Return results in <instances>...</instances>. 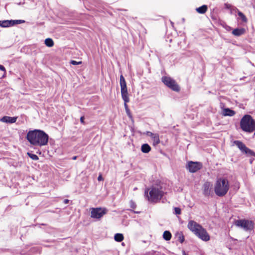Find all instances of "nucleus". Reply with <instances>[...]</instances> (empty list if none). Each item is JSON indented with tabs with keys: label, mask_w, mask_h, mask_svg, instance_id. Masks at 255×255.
Returning a JSON list of instances; mask_svg holds the SVG:
<instances>
[{
	"label": "nucleus",
	"mask_w": 255,
	"mask_h": 255,
	"mask_svg": "<svg viewBox=\"0 0 255 255\" xmlns=\"http://www.w3.org/2000/svg\"><path fill=\"white\" fill-rule=\"evenodd\" d=\"M121 95L124 103H128L129 101L128 90L121 91Z\"/></svg>",
	"instance_id": "dca6fc26"
},
{
	"label": "nucleus",
	"mask_w": 255,
	"mask_h": 255,
	"mask_svg": "<svg viewBox=\"0 0 255 255\" xmlns=\"http://www.w3.org/2000/svg\"><path fill=\"white\" fill-rule=\"evenodd\" d=\"M254 135H255V132Z\"/></svg>",
	"instance_id": "79ce46f5"
},
{
	"label": "nucleus",
	"mask_w": 255,
	"mask_h": 255,
	"mask_svg": "<svg viewBox=\"0 0 255 255\" xmlns=\"http://www.w3.org/2000/svg\"><path fill=\"white\" fill-rule=\"evenodd\" d=\"M69 202V200L68 199H65L63 201L64 204H68Z\"/></svg>",
	"instance_id": "c9c22d12"
},
{
	"label": "nucleus",
	"mask_w": 255,
	"mask_h": 255,
	"mask_svg": "<svg viewBox=\"0 0 255 255\" xmlns=\"http://www.w3.org/2000/svg\"><path fill=\"white\" fill-rule=\"evenodd\" d=\"M225 6H226V7L227 8H228V9L231 8V7H232V5H231V4H227H227H225Z\"/></svg>",
	"instance_id": "72a5a7b5"
},
{
	"label": "nucleus",
	"mask_w": 255,
	"mask_h": 255,
	"mask_svg": "<svg viewBox=\"0 0 255 255\" xmlns=\"http://www.w3.org/2000/svg\"><path fill=\"white\" fill-rule=\"evenodd\" d=\"M234 143L240 149V150L243 153L247 154L249 156H255V152L248 148L246 145L242 141L239 140H235L234 141Z\"/></svg>",
	"instance_id": "423d86ee"
},
{
	"label": "nucleus",
	"mask_w": 255,
	"mask_h": 255,
	"mask_svg": "<svg viewBox=\"0 0 255 255\" xmlns=\"http://www.w3.org/2000/svg\"><path fill=\"white\" fill-rule=\"evenodd\" d=\"M151 138L154 145H156L160 142V139L158 134L154 133Z\"/></svg>",
	"instance_id": "a211bd4d"
},
{
	"label": "nucleus",
	"mask_w": 255,
	"mask_h": 255,
	"mask_svg": "<svg viewBox=\"0 0 255 255\" xmlns=\"http://www.w3.org/2000/svg\"><path fill=\"white\" fill-rule=\"evenodd\" d=\"M202 167V164L200 162L189 161L188 163L187 168L190 172L194 173L200 169Z\"/></svg>",
	"instance_id": "9d476101"
},
{
	"label": "nucleus",
	"mask_w": 255,
	"mask_h": 255,
	"mask_svg": "<svg viewBox=\"0 0 255 255\" xmlns=\"http://www.w3.org/2000/svg\"><path fill=\"white\" fill-rule=\"evenodd\" d=\"M24 20H0V26L1 27H8L16 24L23 23Z\"/></svg>",
	"instance_id": "1a4fd4ad"
},
{
	"label": "nucleus",
	"mask_w": 255,
	"mask_h": 255,
	"mask_svg": "<svg viewBox=\"0 0 255 255\" xmlns=\"http://www.w3.org/2000/svg\"><path fill=\"white\" fill-rule=\"evenodd\" d=\"M130 207L132 208H134L135 207V205L132 201L130 202Z\"/></svg>",
	"instance_id": "473e14b6"
},
{
	"label": "nucleus",
	"mask_w": 255,
	"mask_h": 255,
	"mask_svg": "<svg viewBox=\"0 0 255 255\" xmlns=\"http://www.w3.org/2000/svg\"><path fill=\"white\" fill-rule=\"evenodd\" d=\"M120 83L121 91L128 90L126 82L123 75L120 76Z\"/></svg>",
	"instance_id": "4468645a"
},
{
	"label": "nucleus",
	"mask_w": 255,
	"mask_h": 255,
	"mask_svg": "<svg viewBox=\"0 0 255 255\" xmlns=\"http://www.w3.org/2000/svg\"><path fill=\"white\" fill-rule=\"evenodd\" d=\"M176 92L180 90V87L176 85Z\"/></svg>",
	"instance_id": "e433bc0d"
},
{
	"label": "nucleus",
	"mask_w": 255,
	"mask_h": 255,
	"mask_svg": "<svg viewBox=\"0 0 255 255\" xmlns=\"http://www.w3.org/2000/svg\"><path fill=\"white\" fill-rule=\"evenodd\" d=\"M163 83L173 91H175V82L169 77H163L162 78Z\"/></svg>",
	"instance_id": "9b49d317"
},
{
	"label": "nucleus",
	"mask_w": 255,
	"mask_h": 255,
	"mask_svg": "<svg viewBox=\"0 0 255 255\" xmlns=\"http://www.w3.org/2000/svg\"><path fill=\"white\" fill-rule=\"evenodd\" d=\"M145 194L148 200L151 202H156L161 199L163 192L159 186H152L145 191Z\"/></svg>",
	"instance_id": "20e7f679"
},
{
	"label": "nucleus",
	"mask_w": 255,
	"mask_h": 255,
	"mask_svg": "<svg viewBox=\"0 0 255 255\" xmlns=\"http://www.w3.org/2000/svg\"><path fill=\"white\" fill-rule=\"evenodd\" d=\"M236 225L243 228L246 231H251L254 228V223L247 220H239L236 222Z\"/></svg>",
	"instance_id": "6e6552de"
},
{
	"label": "nucleus",
	"mask_w": 255,
	"mask_h": 255,
	"mask_svg": "<svg viewBox=\"0 0 255 255\" xmlns=\"http://www.w3.org/2000/svg\"><path fill=\"white\" fill-rule=\"evenodd\" d=\"M207 6L206 5H203L199 7L196 8V11L201 14L205 13L207 10Z\"/></svg>",
	"instance_id": "aec40b11"
},
{
	"label": "nucleus",
	"mask_w": 255,
	"mask_h": 255,
	"mask_svg": "<svg viewBox=\"0 0 255 255\" xmlns=\"http://www.w3.org/2000/svg\"><path fill=\"white\" fill-rule=\"evenodd\" d=\"M141 150L142 152L146 153L150 151L151 147L148 144L145 143L142 145Z\"/></svg>",
	"instance_id": "6ab92c4d"
},
{
	"label": "nucleus",
	"mask_w": 255,
	"mask_h": 255,
	"mask_svg": "<svg viewBox=\"0 0 255 255\" xmlns=\"http://www.w3.org/2000/svg\"><path fill=\"white\" fill-rule=\"evenodd\" d=\"M44 43L45 44L49 47H51L54 45V42L53 40L50 38H46L45 40Z\"/></svg>",
	"instance_id": "412c9836"
},
{
	"label": "nucleus",
	"mask_w": 255,
	"mask_h": 255,
	"mask_svg": "<svg viewBox=\"0 0 255 255\" xmlns=\"http://www.w3.org/2000/svg\"><path fill=\"white\" fill-rule=\"evenodd\" d=\"M241 128L245 131L252 132L255 130V121L249 115L244 116L241 120Z\"/></svg>",
	"instance_id": "39448f33"
},
{
	"label": "nucleus",
	"mask_w": 255,
	"mask_h": 255,
	"mask_svg": "<svg viewBox=\"0 0 255 255\" xmlns=\"http://www.w3.org/2000/svg\"><path fill=\"white\" fill-rule=\"evenodd\" d=\"M171 23L172 25H173V22H171Z\"/></svg>",
	"instance_id": "a19ab883"
},
{
	"label": "nucleus",
	"mask_w": 255,
	"mask_h": 255,
	"mask_svg": "<svg viewBox=\"0 0 255 255\" xmlns=\"http://www.w3.org/2000/svg\"><path fill=\"white\" fill-rule=\"evenodd\" d=\"M136 189H137V188H136V187H135V188H134V190H136Z\"/></svg>",
	"instance_id": "ea45409f"
},
{
	"label": "nucleus",
	"mask_w": 255,
	"mask_h": 255,
	"mask_svg": "<svg viewBox=\"0 0 255 255\" xmlns=\"http://www.w3.org/2000/svg\"><path fill=\"white\" fill-rule=\"evenodd\" d=\"M26 139L31 144L41 146L47 144L48 135L42 130L34 129L28 132Z\"/></svg>",
	"instance_id": "f257e3e1"
},
{
	"label": "nucleus",
	"mask_w": 255,
	"mask_h": 255,
	"mask_svg": "<svg viewBox=\"0 0 255 255\" xmlns=\"http://www.w3.org/2000/svg\"><path fill=\"white\" fill-rule=\"evenodd\" d=\"M238 14L243 22H247V20H248L247 18L243 12H242L241 11L238 10Z\"/></svg>",
	"instance_id": "b1692460"
},
{
	"label": "nucleus",
	"mask_w": 255,
	"mask_h": 255,
	"mask_svg": "<svg viewBox=\"0 0 255 255\" xmlns=\"http://www.w3.org/2000/svg\"><path fill=\"white\" fill-rule=\"evenodd\" d=\"M235 114V112L230 110L229 108H226L224 109L223 111V115L225 116H233Z\"/></svg>",
	"instance_id": "f3484780"
},
{
	"label": "nucleus",
	"mask_w": 255,
	"mask_h": 255,
	"mask_svg": "<svg viewBox=\"0 0 255 255\" xmlns=\"http://www.w3.org/2000/svg\"><path fill=\"white\" fill-rule=\"evenodd\" d=\"M245 32V29L243 28H236L232 31V34L235 36H239L244 34Z\"/></svg>",
	"instance_id": "2eb2a0df"
},
{
	"label": "nucleus",
	"mask_w": 255,
	"mask_h": 255,
	"mask_svg": "<svg viewBox=\"0 0 255 255\" xmlns=\"http://www.w3.org/2000/svg\"><path fill=\"white\" fill-rule=\"evenodd\" d=\"M0 70L1 71H4V72H5V68L4 67V66H3L1 65H0Z\"/></svg>",
	"instance_id": "c756f323"
},
{
	"label": "nucleus",
	"mask_w": 255,
	"mask_h": 255,
	"mask_svg": "<svg viewBox=\"0 0 255 255\" xmlns=\"http://www.w3.org/2000/svg\"><path fill=\"white\" fill-rule=\"evenodd\" d=\"M163 237L165 240L169 241L171 239V234L169 231H166L163 233Z\"/></svg>",
	"instance_id": "5701e85b"
},
{
	"label": "nucleus",
	"mask_w": 255,
	"mask_h": 255,
	"mask_svg": "<svg viewBox=\"0 0 255 255\" xmlns=\"http://www.w3.org/2000/svg\"><path fill=\"white\" fill-rule=\"evenodd\" d=\"M98 181H102L103 180V178L102 177V176L101 175H100L98 177Z\"/></svg>",
	"instance_id": "2f4dec72"
},
{
	"label": "nucleus",
	"mask_w": 255,
	"mask_h": 255,
	"mask_svg": "<svg viewBox=\"0 0 255 255\" xmlns=\"http://www.w3.org/2000/svg\"><path fill=\"white\" fill-rule=\"evenodd\" d=\"M188 229L199 239L207 242L210 240V237L206 229L194 221H190L188 224Z\"/></svg>",
	"instance_id": "f03ea898"
},
{
	"label": "nucleus",
	"mask_w": 255,
	"mask_h": 255,
	"mask_svg": "<svg viewBox=\"0 0 255 255\" xmlns=\"http://www.w3.org/2000/svg\"><path fill=\"white\" fill-rule=\"evenodd\" d=\"M127 103H124V106H125V110L126 111L127 113L128 114V115H130L129 110L128 108Z\"/></svg>",
	"instance_id": "bb28decb"
},
{
	"label": "nucleus",
	"mask_w": 255,
	"mask_h": 255,
	"mask_svg": "<svg viewBox=\"0 0 255 255\" xmlns=\"http://www.w3.org/2000/svg\"><path fill=\"white\" fill-rule=\"evenodd\" d=\"M181 213V209L179 208L176 207V214H180Z\"/></svg>",
	"instance_id": "7c9ffc66"
},
{
	"label": "nucleus",
	"mask_w": 255,
	"mask_h": 255,
	"mask_svg": "<svg viewBox=\"0 0 255 255\" xmlns=\"http://www.w3.org/2000/svg\"><path fill=\"white\" fill-rule=\"evenodd\" d=\"M80 122L81 123L84 124V117H81L80 118Z\"/></svg>",
	"instance_id": "f704fd0d"
},
{
	"label": "nucleus",
	"mask_w": 255,
	"mask_h": 255,
	"mask_svg": "<svg viewBox=\"0 0 255 255\" xmlns=\"http://www.w3.org/2000/svg\"><path fill=\"white\" fill-rule=\"evenodd\" d=\"M114 239L116 241L120 242L124 240V236L122 234L117 233L115 235Z\"/></svg>",
	"instance_id": "4be33fe9"
},
{
	"label": "nucleus",
	"mask_w": 255,
	"mask_h": 255,
	"mask_svg": "<svg viewBox=\"0 0 255 255\" xmlns=\"http://www.w3.org/2000/svg\"><path fill=\"white\" fill-rule=\"evenodd\" d=\"M76 158H77V156H73L72 157V159H73V160H75V159H76Z\"/></svg>",
	"instance_id": "58836bf2"
},
{
	"label": "nucleus",
	"mask_w": 255,
	"mask_h": 255,
	"mask_svg": "<svg viewBox=\"0 0 255 255\" xmlns=\"http://www.w3.org/2000/svg\"><path fill=\"white\" fill-rule=\"evenodd\" d=\"M17 117H10L8 116H4L0 121L3 123L12 124L16 122Z\"/></svg>",
	"instance_id": "ddd939ff"
},
{
	"label": "nucleus",
	"mask_w": 255,
	"mask_h": 255,
	"mask_svg": "<svg viewBox=\"0 0 255 255\" xmlns=\"http://www.w3.org/2000/svg\"><path fill=\"white\" fill-rule=\"evenodd\" d=\"M230 188L229 182L226 178L218 179L214 185L215 194L220 197L225 196L229 191Z\"/></svg>",
	"instance_id": "7ed1b4c3"
},
{
	"label": "nucleus",
	"mask_w": 255,
	"mask_h": 255,
	"mask_svg": "<svg viewBox=\"0 0 255 255\" xmlns=\"http://www.w3.org/2000/svg\"><path fill=\"white\" fill-rule=\"evenodd\" d=\"M144 134H146V135L149 136H150V137H152V136L153 135V134H154V133H152V132H150V131H146V132L145 133H144Z\"/></svg>",
	"instance_id": "c85d7f7f"
},
{
	"label": "nucleus",
	"mask_w": 255,
	"mask_h": 255,
	"mask_svg": "<svg viewBox=\"0 0 255 255\" xmlns=\"http://www.w3.org/2000/svg\"><path fill=\"white\" fill-rule=\"evenodd\" d=\"M27 154H28V156L30 158H31L32 160H37L39 159L38 157L35 154L30 153L29 152L27 153Z\"/></svg>",
	"instance_id": "a878e982"
},
{
	"label": "nucleus",
	"mask_w": 255,
	"mask_h": 255,
	"mask_svg": "<svg viewBox=\"0 0 255 255\" xmlns=\"http://www.w3.org/2000/svg\"><path fill=\"white\" fill-rule=\"evenodd\" d=\"M211 184L209 182H206L203 185V193L206 196L209 195L211 192Z\"/></svg>",
	"instance_id": "f8f14e48"
},
{
	"label": "nucleus",
	"mask_w": 255,
	"mask_h": 255,
	"mask_svg": "<svg viewBox=\"0 0 255 255\" xmlns=\"http://www.w3.org/2000/svg\"><path fill=\"white\" fill-rule=\"evenodd\" d=\"M70 63L72 65H76L81 64L82 63V62L81 61L77 62L75 60H72V61H71Z\"/></svg>",
	"instance_id": "cd10ccee"
},
{
	"label": "nucleus",
	"mask_w": 255,
	"mask_h": 255,
	"mask_svg": "<svg viewBox=\"0 0 255 255\" xmlns=\"http://www.w3.org/2000/svg\"><path fill=\"white\" fill-rule=\"evenodd\" d=\"M176 236H178V241L182 243L184 241V237L182 233L176 234Z\"/></svg>",
	"instance_id": "393cba45"
},
{
	"label": "nucleus",
	"mask_w": 255,
	"mask_h": 255,
	"mask_svg": "<svg viewBox=\"0 0 255 255\" xmlns=\"http://www.w3.org/2000/svg\"><path fill=\"white\" fill-rule=\"evenodd\" d=\"M107 211L108 210L104 208H92L91 209V217L94 219H100L107 214Z\"/></svg>",
	"instance_id": "0eeeda50"
},
{
	"label": "nucleus",
	"mask_w": 255,
	"mask_h": 255,
	"mask_svg": "<svg viewBox=\"0 0 255 255\" xmlns=\"http://www.w3.org/2000/svg\"><path fill=\"white\" fill-rule=\"evenodd\" d=\"M182 255H187L186 254L184 250H183L182 251Z\"/></svg>",
	"instance_id": "4c0bfd02"
}]
</instances>
